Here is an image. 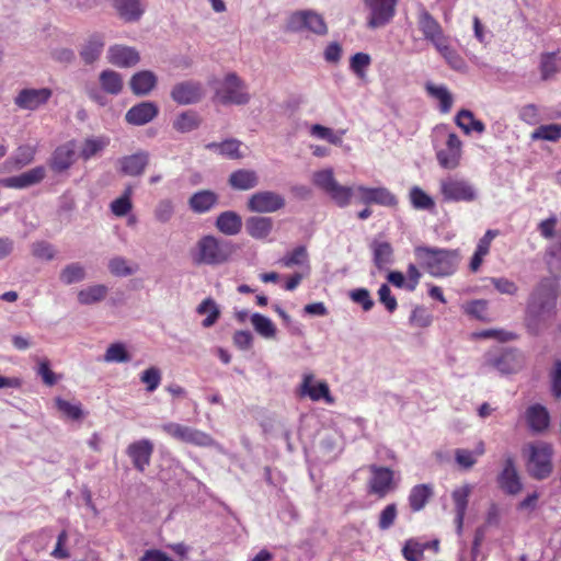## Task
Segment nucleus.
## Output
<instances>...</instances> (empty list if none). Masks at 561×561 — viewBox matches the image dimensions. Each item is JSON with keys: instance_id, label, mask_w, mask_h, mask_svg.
<instances>
[{"instance_id": "58836bf2", "label": "nucleus", "mask_w": 561, "mask_h": 561, "mask_svg": "<svg viewBox=\"0 0 561 561\" xmlns=\"http://www.w3.org/2000/svg\"><path fill=\"white\" fill-rule=\"evenodd\" d=\"M104 48L103 37L99 34L91 35L80 50V56L88 65L94 62Z\"/></svg>"}, {"instance_id": "c03bdc74", "label": "nucleus", "mask_w": 561, "mask_h": 561, "mask_svg": "<svg viewBox=\"0 0 561 561\" xmlns=\"http://www.w3.org/2000/svg\"><path fill=\"white\" fill-rule=\"evenodd\" d=\"M100 83L106 93L118 94L123 89V80L118 72L104 70L100 75Z\"/></svg>"}, {"instance_id": "c756f323", "label": "nucleus", "mask_w": 561, "mask_h": 561, "mask_svg": "<svg viewBox=\"0 0 561 561\" xmlns=\"http://www.w3.org/2000/svg\"><path fill=\"white\" fill-rule=\"evenodd\" d=\"M526 420L529 428L535 433H541L550 425L549 412L541 404L530 405L526 411Z\"/></svg>"}, {"instance_id": "f8f14e48", "label": "nucleus", "mask_w": 561, "mask_h": 561, "mask_svg": "<svg viewBox=\"0 0 561 561\" xmlns=\"http://www.w3.org/2000/svg\"><path fill=\"white\" fill-rule=\"evenodd\" d=\"M285 198L273 191H261L248 199V209L253 213H275L285 206Z\"/></svg>"}, {"instance_id": "13d9d810", "label": "nucleus", "mask_w": 561, "mask_h": 561, "mask_svg": "<svg viewBox=\"0 0 561 561\" xmlns=\"http://www.w3.org/2000/svg\"><path fill=\"white\" fill-rule=\"evenodd\" d=\"M540 75L542 80H548L558 71L556 53H545L540 56Z\"/></svg>"}, {"instance_id": "a19ab883", "label": "nucleus", "mask_w": 561, "mask_h": 561, "mask_svg": "<svg viewBox=\"0 0 561 561\" xmlns=\"http://www.w3.org/2000/svg\"><path fill=\"white\" fill-rule=\"evenodd\" d=\"M531 141H551L557 142L561 139V125L557 123L539 125L530 133Z\"/></svg>"}, {"instance_id": "f3484780", "label": "nucleus", "mask_w": 561, "mask_h": 561, "mask_svg": "<svg viewBox=\"0 0 561 561\" xmlns=\"http://www.w3.org/2000/svg\"><path fill=\"white\" fill-rule=\"evenodd\" d=\"M159 114V107L150 101L131 106L125 114V121L133 126H142L152 122Z\"/></svg>"}, {"instance_id": "e433bc0d", "label": "nucleus", "mask_w": 561, "mask_h": 561, "mask_svg": "<svg viewBox=\"0 0 561 561\" xmlns=\"http://www.w3.org/2000/svg\"><path fill=\"white\" fill-rule=\"evenodd\" d=\"M434 491L431 484H417L414 485L409 494V505L412 512H420L423 510L430 499L433 496Z\"/></svg>"}, {"instance_id": "1a4fd4ad", "label": "nucleus", "mask_w": 561, "mask_h": 561, "mask_svg": "<svg viewBox=\"0 0 561 561\" xmlns=\"http://www.w3.org/2000/svg\"><path fill=\"white\" fill-rule=\"evenodd\" d=\"M216 96L222 104H247L250 95L245 91L243 81L236 73H229L225 77L221 87L217 90Z\"/></svg>"}, {"instance_id": "4d7b16f0", "label": "nucleus", "mask_w": 561, "mask_h": 561, "mask_svg": "<svg viewBox=\"0 0 561 561\" xmlns=\"http://www.w3.org/2000/svg\"><path fill=\"white\" fill-rule=\"evenodd\" d=\"M371 58L366 53H356L350 60L351 70L360 79L365 78L366 69L370 66Z\"/></svg>"}, {"instance_id": "6ab92c4d", "label": "nucleus", "mask_w": 561, "mask_h": 561, "mask_svg": "<svg viewBox=\"0 0 561 561\" xmlns=\"http://www.w3.org/2000/svg\"><path fill=\"white\" fill-rule=\"evenodd\" d=\"M497 482L500 488L508 495H516L522 491L523 484L512 457L506 458L504 468L497 477Z\"/></svg>"}, {"instance_id": "c85d7f7f", "label": "nucleus", "mask_w": 561, "mask_h": 561, "mask_svg": "<svg viewBox=\"0 0 561 561\" xmlns=\"http://www.w3.org/2000/svg\"><path fill=\"white\" fill-rule=\"evenodd\" d=\"M522 358L515 350H505L491 359V365L502 374H513L522 368Z\"/></svg>"}, {"instance_id": "2eb2a0df", "label": "nucleus", "mask_w": 561, "mask_h": 561, "mask_svg": "<svg viewBox=\"0 0 561 561\" xmlns=\"http://www.w3.org/2000/svg\"><path fill=\"white\" fill-rule=\"evenodd\" d=\"M154 450L153 443L147 438H142L129 444L126 454L130 458L134 468L139 472H145L150 465Z\"/></svg>"}, {"instance_id": "f704fd0d", "label": "nucleus", "mask_w": 561, "mask_h": 561, "mask_svg": "<svg viewBox=\"0 0 561 561\" xmlns=\"http://www.w3.org/2000/svg\"><path fill=\"white\" fill-rule=\"evenodd\" d=\"M374 255V264L378 270H383L393 262V248L387 241L374 240L370 245Z\"/></svg>"}, {"instance_id": "ea45409f", "label": "nucleus", "mask_w": 561, "mask_h": 561, "mask_svg": "<svg viewBox=\"0 0 561 561\" xmlns=\"http://www.w3.org/2000/svg\"><path fill=\"white\" fill-rule=\"evenodd\" d=\"M455 121L457 126L466 134H470L472 130L482 134L485 130L484 123L476 119L473 113L469 110H460Z\"/></svg>"}, {"instance_id": "2f4dec72", "label": "nucleus", "mask_w": 561, "mask_h": 561, "mask_svg": "<svg viewBox=\"0 0 561 561\" xmlns=\"http://www.w3.org/2000/svg\"><path fill=\"white\" fill-rule=\"evenodd\" d=\"M228 182L234 190L248 191L259 184V178L253 170L239 169L230 174Z\"/></svg>"}, {"instance_id": "49530a36", "label": "nucleus", "mask_w": 561, "mask_h": 561, "mask_svg": "<svg viewBox=\"0 0 561 561\" xmlns=\"http://www.w3.org/2000/svg\"><path fill=\"white\" fill-rule=\"evenodd\" d=\"M197 312L199 314L207 313V317L202 322L204 328L213 327L220 317V310L213 298L204 299L198 305Z\"/></svg>"}, {"instance_id": "423d86ee", "label": "nucleus", "mask_w": 561, "mask_h": 561, "mask_svg": "<svg viewBox=\"0 0 561 561\" xmlns=\"http://www.w3.org/2000/svg\"><path fill=\"white\" fill-rule=\"evenodd\" d=\"M557 291L552 282L548 278L540 280L529 297L528 312L536 317L550 314L554 311Z\"/></svg>"}, {"instance_id": "7c9ffc66", "label": "nucleus", "mask_w": 561, "mask_h": 561, "mask_svg": "<svg viewBox=\"0 0 561 561\" xmlns=\"http://www.w3.org/2000/svg\"><path fill=\"white\" fill-rule=\"evenodd\" d=\"M215 226L226 236H236L242 229V218L233 210H226L218 215Z\"/></svg>"}, {"instance_id": "6e6d98bb", "label": "nucleus", "mask_w": 561, "mask_h": 561, "mask_svg": "<svg viewBox=\"0 0 561 561\" xmlns=\"http://www.w3.org/2000/svg\"><path fill=\"white\" fill-rule=\"evenodd\" d=\"M129 359L130 356L123 343L111 344L104 354V360L107 363H125Z\"/></svg>"}, {"instance_id": "9d476101", "label": "nucleus", "mask_w": 561, "mask_h": 561, "mask_svg": "<svg viewBox=\"0 0 561 561\" xmlns=\"http://www.w3.org/2000/svg\"><path fill=\"white\" fill-rule=\"evenodd\" d=\"M416 23L425 41L434 47L448 37L440 23L428 12L423 3L416 7Z\"/></svg>"}, {"instance_id": "9b49d317", "label": "nucleus", "mask_w": 561, "mask_h": 561, "mask_svg": "<svg viewBox=\"0 0 561 561\" xmlns=\"http://www.w3.org/2000/svg\"><path fill=\"white\" fill-rule=\"evenodd\" d=\"M462 156V142L457 134L448 133L445 146L436 149L438 164L446 170H455L459 167Z\"/></svg>"}, {"instance_id": "864d4df0", "label": "nucleus", "mask_w": 561, "mask_h": 561, "mask_svg": "<svg viewBox=\"0 0 561 561\" xmlns=\"http://www.w3.org/2000/svg\"><path fill=\"white\" fill-rule=\"evenodd\" d=\"M108 145L107 138H88L85 139L81 149V157L83 160H89L98 152L103 150Z\"/></svg>"}, {"instance_id": "cd10ccee", "label": "nucleus", "mask_w": 561, "mask_h": 561, "mask_svg": "<svg viewBox=\"0 0 561 561\" xmlns=\"http://www.w3.org/2000/svg\"><path fill=\"white\" fill-rule=\"evenodd\" d=\"M313 376L311 374L305 375L300 387L301 394L308 396L312 401H319L324 399L328 403L333 402V398L330 394L329 386L325 381L312 385Z\"/></svg>"}, {"instance_id": "6e6552de", "label": "nucleus", "mask_w": 561, "mask_h": 561, "mask_svg": "<svg viewBox=\"0 0 561 561\" xmlns=\"http://www.w3.org/2000/svg\"><path fill=\"white\" fill-rule=\"evenodd\" d=\"M287 30L290 32L308 31L317 35H324L328 32V26L322 15L306 10L294 12L289 16Z\"/></svg>"}, {"instance_id": "393cba45", "label": "nucleus", "mask_w": 561, "mask_h": 561, "mask_svg": "<svg viewBox=\"0 0 561 561\" xmlns=\"http://www.w3.org/2000/svg\"><path fill=\"white\" fill-rule=\"evenodd\" d=\"M117 14L125 22L138 21L145 12L144 0H112Z\"/></svg>"}, {"instance_id": "37998d69", "label": "nucleus", "mask_w": 561, "mask_h": 561, "mask_svg": "<svg viewBox=\"0 0 561 561\" xmlns=\"http://www.w3.org/2000/svg\"><path fill=\"white\" fill-rule=\"evenodd\" d=\"M201 125L199 116L193 111L181 113L173 122V128L180 133H190Z\"/></svg>"}, {"instance_id": "473e14b6", "label": "nucleus", "mask_w": 561, "mask_h": 561, "mask_svg": "<svg viewBox=\"0 0 561 561\" xmlns=\"http://www.w3.org/2000/svg\"><path fill=\"white\" fill-rule=\"evenodd\" d=\"M273 229V220L270 217L253 216L247 219L245 230L254 239H265Z\"/></svg>"}, {"instance_id": "f03ea898", "label": "nucleus", "mask_w": 561, "mask_h": 561, "mask_svg": "<svg viewBox=\"0 0 561 561\" xmlns=\"http://www.w3.org/2000/svg\"><path fill=\"white\" fill-rule=\"evenodd\" d=\"M233 252L234 247L230 241L208 234L197 241L192 251V260L197 265H219L227 262Z\"/></svg>"}, {"instance_id": "4468645a", "label": "nucleus", "mask_w": 561, "mask_h": 561, "mask_svg": "<svg viewBox=\"0 0 561 561\" xmlns=\"http://www.w3.org/2000/svg\"><path fill=\"white\" fill-rule=\"evenodd\" d=\"M371 477L368 481V492L383 499L394 489L393 471L388 467L373 465L369 467Z\"/></svg>"}, {"instance_id": "052dcab7", "label": "nucleus", "mask_w": 561, "mask_h": 561, "mask_svg": "<svg viewBox=\"0 0 561 561\" xmlns=\"http://www.w3.org/2000/svg\"><path fill=\"white\" fill-rule=\"evenodd\" d=\"M518 117L527 125L535 126L541 121L540 110L536 104H526L520 107Z\"/></svg>"}, {"instance_id": "0eeeda50", "label": "nucleus", "mask_w": 561, "mask_h": 561, "mask_svg": "<svg viewBox=\"0 0 561 561\" xmlns=\"http://www.w3.org/2000/svg\"><path fill=\"white\" fill-rule=\"evenodd\" d=\"M399 0H364L368 10L367 26L379 28L389 24L396 15Z\"/></svg>"}, {"instance_id": "a18cd8bd", "label": "nucleus", "mask_w": 561, "mask_h": 561, "mask_svg": "<svg viewBox=\"0 0 561 561\" xmlns=\"http://www.w3.org/2000/svg\"><path fill=\"white\" fill-rule=\"evenodd\" d=\"M106 294L107 287L105 285H93L78 293V301L81 305H92L103 300Z\"/></svg>"}, {"instance_id": "09e8293b", "label": "nucleus", "mask_w": 561, "mask_h": 561, "mask_svg": "<svg viewBox=\"0 0 561 561\" xmlns=\"http://www.w3.org/2000/svg\"><path fill=\"white\" fill-rule=\"evenodd\" d=\"M36 153V148L31 145L20 146L15 153L7 161V163H12L14 168L21 169L31 162H33Z\"/></svg>"}, {"instance_id": "4be33fe9", "label": "nucleus", "mask_w": 561, "mask_h": 561, "mask_svg": "<svg viewBox=\"0 0 561 561\" xmlns=\"http://www.w3.org/2000/svg\"><path fill=\"white\" fill-rule=\"evenodd\" d=\"M472 492V486L469 484L461 485L457 488L451 493V499L455 505V524L457 526V531L460 534L463 526V520L469 503V496Z\"/></svg>"}, {"instance_id": "aec40b11", "label": "nucleus", "mask_w": 561, "mask_h": 561, "mask_svg": "<svg viewBox=\"0 0 561 561\" xmlns=\"http://www.w3.org/2000/svg\"><path fill=\"white\" fill-rule=\"evenodd\" d=\"M203 96L202 85L193 81H184L175 84L171 91V98L181 105L198 102Z\"/></svg>"}, {"instance_id": "bb28decb", "label": "nucleus", "mask_w": 561, "mask_h": 561, "mask_svg": "<svg viewBox=\"0 0 561 561\" xmlns=\"http://www.w3.org/2000/svg\"><path fill=\"white\" fill-rule=\"evenodd\" d=\"M218 195L210 190L194 193L188 199L190 209L196 214H205L218 204Z\"/></svg>"}, {"instance_id": "f257e3e1", "label": "nucleus", "mask_w": 561, "mask_h": 561, "mask_svg": "<svg viewBox=\"0 0 561 561\" xmlns=\"http://www.w3.org/2000/svg\"><path fill=\"white\" fill-rule=\"evenodd\" d=\"M414 254L421 267L438 278L453 275L460 262L459 250L422 245L415 248Z\"/></svg>"}, {"instance_id": "4c0bfd02", "label": "nucleus", "mask_w": 561, "mask_h": 561, "mask_svg": "<svg viewBox=\"0 0 561 561\" xmlns=\"http://www.w3.org/2000/svg\"><path fill=\"white\" fill-rule=\"evenodd\" d=\"M435 48L454 70L465 71L467 69L466 60L450 46L448 37L437 44Z\"/></svg>"}, {"instance_id": "c9c22d12", "label": "nucleus", "mask_w": 561, "mask_h": 561, "mask_svg": "<svg viewBox=\"0 0 561 561\" xmlns=\"http://www.w3.org/2000/svg\"><path fill=\"white\" fill-rule=\"evenodd\" d=\"M485 446L483 440H479L473 450L458 448L455 450V460L459 467L462 469H471L476 463L479 457L484 455Z\"/></svg>"}, {"instance_id": "5701e85b", "label": "nucleus", "mask_w": 561, "mask_h": 561, "mask_svg": "<svg viewBox=\"0 0 561 561\" xmlns=\"http://www.w3.org/2000/svg\"><path fill=\"white\" fill-rule=\"evenodd\" d=\"M107 59L112 65L118 67L135 66L140 57L136 49L123 45L111 46L107 51Z\"/></svg>"}, {"instance_id": "79ce46f5", "label": "nucleus", "mask_w": 561, "mask_h": 561, "mask_svg": "<svg viewBox=\"0 0 561 561\" xmlns=\"http://www.w3.org/2000/svg\"><path fill=\"white\" fill-rule=\"evenodd\" d=\"M241 141L237 139H227L222 142H210L206 145V148L219 152L229 159H240L242 153L240 152Z\"/></svg>"}, {"instance_id": "69168bd1", "label": "nucleus", "mask_w": 561, "mask_h": 561, "mask_svg": "<svg viewBox=\"0 0 561 561\" xmlns=\"http://www.w3.org/2000/svg\"><path fill=\"white\" fill-rule=\"evenodd\" d=\"M32 254L42 261H51L55 259L56 251L54 247L46 241H37L32 244Z\"/></svg>"}, {"instance_id": "de8ad7c7", "label": "nucleus", "mask_w": 561, "mask_h": 561, "mask_svg": "<svg viewBox=\"0 0 561 561\" xmlns=\"http://www.w3.org/2000/svg\"><path fill=\"white\" fill-rule=\"evenodd\" d=\"M133 186L128 185L122 196L114 199L111 203V211L117 217L126 216L133 208L131 195H133Z\"/></svg>"}, {"instance_id": "0e129e2a", "label": "nucleus", "mask_w": 561, "mask_h": 561, "mask_svg": "<svg viewBox=\"0 0 561 561\" xmlns=\"http://www.w3.org/2000/svg\"><path fill=\"white\" fill-rule=\"evenodd\" d=\"M431 95L436 98L440 104V111L443 113H447L450 111L453 105V98L448 90L445 87H428L427 88Z\"/></svg>"}, {"instance_id": "5fc2aeb1", "label": "nucleus", "mask_w": 561, "mask_h": 561, "mask_svg": "<svg viewBox=\"0 0 561 561\" xmlns=\"http://www.w3.org/2000/svg\"><path fill=\"white\" fill-rule=\"evenodd\" d=\"M411 203L416 209L431 210L435 207V202L422 188L415 186L410 192Z\"/></svg>"}, {"instance_id": "774afa93", "label": "nucleus", "mask_w": 561, "mask_h": 561, "mask_svg": "<svg viewBox=\"0 0 561 561\" xmlns=\"http://www.w3.org/2000/svg\"><path fill=\"white\" fill-rule=\"evenodd\" d=\"M490 282L500 294L515 296L518 293L516 283L506 277H491Z\"/></svg>"}, {"instance_id": "e2e57ef3", "label": "nucleus", "mask_w": 561, "mask_h": 561, "mask_svg": "<svg viewBox=\"0 0 561 561\" xmlns=\"http://www.w3.org/2000/svg\"><path fill=\"white\" fill-rule=\"evenodd\" d=\"M140 381L146 385L148 392L154 391L161 382V371L157 367H150L140 375Z\"/></svg>"}, {"instance_id": "603ef678", "label": "nucleus", "mask_w": 561, "mask_h": 561, "mask_svg": "<svg viewBox=\"0 0 561 561\" xmlns=\"http://www.w3.org/2000/svg\"><path fill=\"white\" fill-rule=\"evenodd\" d=\"M55 404L58 411L70 420L78 421L83 417L81 403H71L65 399L57 398Z\"/></svg>"}, {"instance_id": "7ed1b4c3", "label": "nucleus", "mask_w": 561, "mask_h": 561, "mask_svg": "<svg viewBox=\"0 0 561 561\" xmlns=\"http://www.w3.org/2000/svg\"><path fill=\"white\" fill-rule=\"evenodd\" d=\"M527 470L531 478L545 480L553 470V447L547 442H536L528 445Z\"/></svg>"}, {"instance_id": "a878e982", "label": "nucleus", "mask_w": 561, "mask_h": 561, "mask_svg": "<svg viewBox=\"0 0 561 561\" xmlns=\"http://www.w3.org/2000/svg\"><path fill=\"white\" fill-rule=\"evenodd\" d=\"M75 145L67 142L59 146L53 153L49 161V167L55 172L66 171L71 167L75 161Z\"/></svg>"}, {"instance_id": "3c124183", "label": "nucleus", "mask_w": 561, "mask_h": 561, "mask_svg": "<svg viewBox=\"0 0 561 561\" xmlns=\"http://www.w3.org/2000/svg\"><path fill=\"white\" fill-rule=\"evenodd\" d=\"M84 277V267L79 263L68 264L60 272V280L66 285L81 282Z\"/></svg>"}, {"instance_id": "b1692460", "label": "nucleus", "mask_w": 561, "mask_h": 561, "mask_svg": "<svg viewBox=\"0 0 561 561\" xmlns=\"http://www.w3.org/2000/svg\"><path fill=\"white\" fill-rule=\"evenodd\" d=\"M149 163V153L138 151L130 156H125L119 160L121 171L125 175L138 176L142 174Z\"/></svg>"}, {"instance_id": "dca6fc26", "label": "nucleus", "mask_w": 561, "mask_h": 561, "mask_svg": "<svg viewBox=\"0 0 561 561\" xmlns=\"http://www.w3.org/2000/svg\"><path fill=\"white\" fill-rule=\"evenodd\" d=\"M53 91L48 88L23 89L14 99V103L22 110L35 111L46 104L51 98Z\"/></svg>"}, {"instance_id": "a211bd4d", "label": "nucleus", "mask_w": 561, "mask_h": 561, "mask_svg": "<svg viewBox=\"0 0 561 561\" xmlns=\"http://www.w3.org/2000/svg\"><path fill=\"white\" fill-rule=\"evenodd\" d=\"M356 191L360 194V202L366 205L377 204L381 206H394L397 197L386 187H366L359 185Z\"/></svg>"}, {"instance_id": "412c9836", "label": "nucleus", "mask_w": 561, "mask_h": 561, "mask_svg": "<svg viewBox=\"0 0 561 561\" xmlns=\"http://www.w3.org/2000/svg\"><path fill=\"white\" fill-rule=\"evenodd\" d=\"M45 176V168L43 165H38L20 175L3 179L0 181V184L10 188H25L41 183Z\"/></svg>"}, {"instance_id": "20e7f679", "label": "nucleus", "mask_w": 561, "mask_h": 561, "mask_svg": "<svg viewBox=\"0 0 561 561\" xmlns=\"http://www.w3.org/2000/svg\"><path fill=\"white\" fill-rule=\"evenodd\" d=\"M312 182L317 187L325 192L339 207H346L350 205L353 196V188L341 185L334 178L332 169H324L314 172Z\"/></svg>"}, {"instance_id": "338daca9", "label": "nucleus", "mask_w": 561, "mask_h": 561, "mask_svg": "<svg viewBox=\"0 0 561 561\" xmlns=\"http://www.w3.org/2000/svg\"><path fill=\"white\" fill-rule=\"evenodd\" d=\"M307 257L308 254L306 248L300 245L283 256L279 262L286 267H291L295 265H301Z\"/></svg>"}, {"instance_id": "bf43d9fd", "label": "nucleus", "mask_w": 561, "mask_h": 561, "mask_svg": "<svg viewBox=\"0 0 561 561\" xmlns=\"http://www.w3.org/2000/svg\"><path fill=\"white\" fill-rule=\"evenodd\" d=\"M463 310L467 314L479 319L481 321H488V301L483 299L472 300L463 306Z\"/></svg>"}, {"instance_id": "ddd939ff", "label": "nucleus", "mask_w": 561, "mask_h": 561, "mask_svg": "<svg viewBox=\"0 0 561 561\" xmlns=\"http://www.w3.org/2000/svg\"><path fill=\"white\" fill-rule=\"evenodd\" d=\"M161 428L165 434L186 444L206 446L211 440L209 435L179 423H165Z\"/></svg>"}, {"instance_id": "680f3d73", "label": "nucleus", "mask_w": 561, "mask_h": 561, "mask_svg": "<svg viewBox=\"0 0 561 561\" xmlns=\"http://www.w3.org/2000/svg\"><path fill=\"white\" fill-rule=\"evenodd\" d=\"M410 324L415 328H427L432 323V316L423 306H416L409 318Z\"/></svg>"}, {"instance_id": "39448f33", "label": "nucleus", "mask_w": 561, "mask_h": 561, "mask_svg": "<svg viewBox=\"0 0 561 561\" xmlns=\"http://www.w3.org/2000/svg\"><path fill=\"white\" fill-rule=\"evenodd\" d=\"M439 192L447 203H471L477 198L474 186L457 175H448L439 181Z\"/></svg>"}, {"instance_id": "72a5a7b5", "label": "nucleus", "mask_w": 561, "mask_h": 561, "mask_svg": "<svg viewBox=\"0 0 561 561\" xmlns=\"http://www.w3.org/2000/svg\"><path fill=\"white\" fill-rule=\"evenodd\" d=\"M156 84L157 77L149 70L139 71L130 79V89L136 95H147Z\"/></svg>"}, {"instance_id": "8fccbe9b", "label": "nucleus", "mask_w": 561, "mask_h": 561, "mask_svg": "<svg viewBox=\"0 0 561 561\" xmlns=\"http://www.w3.org/2000/svg\"><path fill=\"white\" fill-rule=\"evenodd\" d=\"M251 323L254 330L266 339H272L276 335V327L272 320L261 313H253Z\"/></svg>"}]
</instances>
